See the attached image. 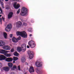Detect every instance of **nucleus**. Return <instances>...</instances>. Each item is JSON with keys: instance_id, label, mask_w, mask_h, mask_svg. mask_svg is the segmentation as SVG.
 <instances>
[{"instance_id": "obj_1", "label": "nucleus", "mask_w": 74, "mask_h": 74, "mask_svg": "<svg viewBox=\"0 0 74 74\" xmlns=\"http://www.w3.org/2000/svg\"><path fill=\"white\" fill-rule=\"evenodd\" d=\"M20 14L22 16H27L28 14L27 8L24 7H22Z\"/></svg>"}, {"instance_id": "obj_2", "label": "nucleus", "mask_w": 74, "mask_h": 74, "mask_svg": "<svg viewBox=\"0 0 74 74\" xmlns=\"http://www.w3.org/2000/svg\"><path fill=\"white\" fill-rule=\"evenodd\" d=\"M28 43L29 46L31 48H34L36 46L35 42L33 40L30 41Z\"/></svg>"}, {"instance_id": "obj_3", "label": "nucleus", "mask_w": 74, "mask_h": 74, "mask_svg": "<svg viewBox=\"0 0 74 74\" xmlns=\"http://www.w3.org/2000/svg\"><path fill=\"white\" fill-rule=\"evenodd\" d=\"M28 54L29 55V58L30 59H32L34 56V54L33 53V52L29 50L27 52Z\"/></svg>"}, {"instance_id": "obj_4", "label": "nucleus", "mask_w": 74, "mask_h": 74, "mask_svg": "<svg viewBox=\"0 0 74 74\" xmlns=\"http://www.w3.org/2000/svg\"><path fill=\"white\" fill-rule=\"evenodd\" d=\"M12 25L11 24H10L7 25L6 27L5 28V30L7 32H10V29L12 28Z\"/></svg>"}, {"instance_id": "obj_5", "label": "nucleus", "mask_w": 74, "mask_h": 74, "mask_svg": "<svg viewBox=\"0 0 74 74\" xmlns=\"http://www.w3.org/2000/svg\"><path fill=\"white\" fill-rule=\"evenodd\" d=\"M21 36L24 38H26L27 37V34L25 31H22Z\"/></svg>"}, {"instance_id": "obj_6", "label": "nucleus", "mask_w": 74, "mask_h": 74, "mask_svg": "<svg viewBox=\"0 0 74 74\" xmlns=\"http://www.w3.org/2000/svg\"><path fill=\"white\" fill-rule=\"evenodd\" d=\"M21 48L22 49V51L24 52L26 50V47L25 44H24L21 45Z\"/></svg>"}, {"instance_id": "obj_7", "label": "nucleus", "mask_w": 74, "mask_h": 74, "mask_svg": "<svg viewBox=\"0 0 74 74\" xmlns=\"http://www.w3.org/2000/svg\"><path fill=\"white\" fill-rule=\"evenodd\" d=\"M22 25V23L21 21H18L16 23V27H20Z\"/></svg>"}, {"instance_id": "obj_8", "label": "nucleus", "mask_w": 74, "mask_h": 74, "mask_svg": "<svg viewBox=\"0 0 74 74\" xmlns=\"http://www.w3.org/2000/svg\"><path fill=\"white\" fill-rule=\"evenodd\" d=\"M8 51L4 50L3 49H0V53L2 54H5L7 53Z\"/></svg>"}, {"instance_id": "obj_9", "label": "nucleus", "mask_w": 74, "mask_h": 74, "mask_svg": "<svg viewBox=\"0 0 74 74\" xmlns=\"http://www.w3.org/2000/svg\"><path fill=\"white\" fill-rule=\"evenodd\" d=\"M13 13L12 12H11L8 14V18L10 19L12 16Z\"/></svg>"}, {"instance_id": "obj_10", "label": "nucleus", "mask_w": 74, "mask_h": 74, "mask_svg": "<svg viewBox=\"0 0 74 74\" xmlns=\"http://www.w3.org/2000/svg\"><path fill=\"white\" fill-rule=\"evenodd\" d=\"M3 49L5 50H10V47L8 46H4Z\"/></svg>"}, {"instance_id": "obj_11", "label": "nucleus", "mask_w": 74, "mask_h": 74, "mask_svg": "<svg viewBox=\"0 0 74 74\" xmlns=\"http://www.w3.org/2000/svg\"><path fill=\"white\" fill-rule=\"evenodd\" d=\"M13 60L12 58H5V61L8 62H11Z\"/></svg>"}, {"instance_id": "obj_12", "label": "nucleus", "mask_w": 74, "mask_h": 74, "mask_svg": "<svg viewBox=\"0 0 74 74\" xmlns=\"http://www.w3.org/2000/svg\"><path fill=\"white\" fill-rule=\"evenodd\" d=\"M36 65L38 67H40L42 66V64L40 62H37L36 63Z\"/></svg>"}, {"instance_id": "obj_13", "label": "nucleus", "mask_w": 74, "mask_h": 74, "mask_svg": "<svg viewBox=\"0 0 74 74\" xmlns=\"http://www.w3.org/2000/svg\"><path fill=\"white\" fill-rule=\"evenodd\" d=\"M29 71L30 73H31L32 72H34V68L33 67L31 66L30 69L29 70Z\"/></svg>"}, {"instance_id": "obj_14", "label": "nucleus", "mask_w": 74, "mask_h": 74, "mask_svg": "<svg viewBox=\"0 0 74 74\" xmlns=\"http://www.w3.org/2000/svg\"><path fill=\"white\" fill-rule=\"evenodd\" d=\"M6 58L3 55H0V60H4L6 59Z\"/></svg>"}, {"instance_id": "obj_15", "label": "nucleus", "mask_w": 74, "mask_h": 74, "mask_svg": "<svg viewBox=\"0 0 74 74\" xmlns=\"http://www.w3.org/2000/svg\"><path fill=\"white\" fill-rule=\"evenodd\" d=\"M3 69L5 71H8L9 70V68L8 67H4L3 68Z\"/></svg>"}, {"instance_id": "obj_16", "label": "nucleus", "mask_w": 74, "mask_h": 74, "mask_svg": "<svg viewBox=\"0 0 74 74\" xmlns=\"http://www.w3.org/2000/svg\"><path fill=\"white\" fill-rule=\"evenodd\" d=\"M5 45V42L2 41H0V47L4 46Z\"/></svg>"}, {"instance_id": "obj_17", "label": "nucleus", "mask_w": 74, "mask_h": 74, "mask_svg": "<svg viewBox=\"0 0 74 74\" xmlns=\"http://www.w3.org/2000/svg\"><path fill=\"white\" fill-rule=\"evenodd\" d=\"M22 31H21L20 32V31H17L16 32V34L17 35V36H21V35H22Z\"/></svg>"}, {"instance_id": "obj_18", "label": "nucleus", "mask_w": 74, "mask_h": 74, "mask_svg": "<svg viewBox=\"0 0 74 74\" xmlns=\"http://www.w3.org/2000/svg\"><path fill=\"white\" fill-rule=\"evenodd\" d=\"M12 40L14 42H16L18 41V40L15 37L13 38Z\"/></svg>"}, {"instance_id": "obj_19", "label": "nucleus", "mask_w": 74, "mask_h": 74, "mask_svg": "<svg viewBox=\"0 0 74 74\" xmlns=\"http://www.w3.org/2000/svg\"><path fill=\"white\" fill-rule=\"evenodd\" d=\"M17 51L19 52H20L21 51H22V47H18L17 48Z\"/></svg>"}, {"instance_id": "obj_20", "label": "nucleus", "mask_w": 74, "mask_h": 74, "mask_svg": "<svg viewBox=\"0 0 74 74\" xmlns=\"http://www.w3.org/2000/svg\"><path fill=\"white\" fill-rule=\"evenodd\" d=\"M8 65L10 68H11L13 66V64L12 63L10 62L8 63Z\"/></svg>"}, {"instance_id": "obj_21", "label": "nucleus", "mask_w": 74, "mask_h": 74, "mask_svg": "<svg viewBox=\"0 0 74 74\" xmlns=\"http://www.w3.org/2000/svg\"><path fill=\"white\" fill-rule=\"evenodd\" d=\"M36 72L38 74H42L43 73V72L42 71H36Z\"/></svg>"}, {"instance_id": "obj_22", "label": "nucleus", "mask_w": 74, "mask_h": 74, "mask_svg": "<svg viewBox=\"0 0 74 74\" xmlns=\"http://www.w3.org/2000/svg\"><path fill=\"white\" fill-rule=\"evenodd\" d=\"M14 8L16 9H18L19 7V4L18 3L17 5L14 7Z\"/></svg>"}, {"instance_id": "obj_23", "label": "nucleus", "mask_w": 74, "mask_h": 74, "mask_svg": "<svg viewBox=\"0 0 74 74\" xmlns=\"http://www.w3.org/2000/svg\"><path fill=\"white\" fill-rule=\"evenodd\" d=\"M14 56L18 57L19 55V54L16 51L14 52Z\"/></svg>"}, {"instance_id": "obj_24", "label": "nucleus", "mask_w": 74, "mask_h": 74, "mask_svg": "<svg viewBox=\"0 0 74 74\" xmlns=\"http://www.w3.org/2000/svg\"><path fill=\"white\" fill-rule=\"evenodd\" d=\"M3 36L4 38L6 39L7 37V34L5 33V32H4V33H3Z\"/></svg>"}, {"instance_id": "obj_25", "label": "nucleus", "mask_w": 74, "mask_h": 74, "mask_svg": "<svg viewBox=\"0 0 74 74\" xmlns=\"http://www.w3.org/2000/svg\"><path fill=\"white\" fill-rule=\"evenodd\" d=\"M5 56H6L7 57H10L11 56L10 54H8V53H5Z\"/></svg>"}, {"instance_id": "obj_26", "label": "nucleus", "mask_w": 74, "mask_h": 74, "mask_svg": "<svg viewBox=\"0 0 74 74\" xmlns=\"http://www.w3.org/2000/svg\"><path fill=\"white\" fill-rule=\"evenodd\" d=\"M21 60L22 62H25V58H22Z\"/></svg>"}, {"instance_id": "obj_27", "label": "nucleus", "mask_w": 74, "mask_h": 74, "mask_svg": "<svg viewBox=\"0 0 74 74\" xmlns=\"http://www.w3.org/2000/svg\"><path fill=\"white\" fill-rule=\"evenodd\" d=\"M18 58L16 57H13V60L14 61H16L18 60Z\"/></svg>"}, {"instance_id": "obj_28", "label": "nucleus", "mask_w": 74, "mask_h": 74, "mask_svg": "<svg viewBox=\"0 0 74 74\" xmlns=\"http://www.w3.org/2000/svg\"><path fill=\"white\" fill-rule=\"evenodd\" d=\"M17 68V67L16 66V65H14L12 68V70H14V69H16Z\"/></svg>"}, {"instance_id": "obj_29", "label": "nucleus", "mask_w": 74, "mask_h": 74, "mask_svg": "<svg viewBox=\"0 0 74 74\" xmlns=\"http://www.w3.org/2000/svg\"><path fill=\"white\" fill-rule=\"evenodd\" d=\"M0 3H1V7H3V2H1V0H0Z\"/></svg>"}, {"instance_id": "obj_30", "label": "nucleus", "mask_w": 74, "mask_h": 74, "mask_svg": "<svg viewBox=\"0 0 74 74\" xmlns=\"http://www.w3.org/2000/svg\"><path fill=\"white\" fill-rule=\"evenodd\" d=\"M27 23H23V26H27Z\"/></svg>"}, {"instance_id": "obj_31", "label": "nucleus", "mask_w": 74, "mask_h": 74, "mask_svg": "<svg viewBox=\"0 0 74 74\" xmlns=\"http://www.w3.org/2000/svg\"><path fill=\"white\" fill-rule=\"evenodd\" d=\"M20 9H19L17 11V14H19L20 13Z\"/></svg>"}, {"instance_id": "obj_32", "label": "nucleus", "mask_w": 74, "mask_h": 74, "mask_svg": "<svg viewBox=\"0 0 74 74\" xmlns=\"http://www.w3.org/2000/svg\"><path fill=\"white\" fill-rule=\"evenodd\" d=\"M17 5V2H15L14 4H13V6L14 7V6H15L16 5Z\"/></svg>"}, {"instance_id": "obj_33", "label": "nucleus", "mask_w": 74, "mask_h": 74, "mask_svg": "<svg viewBox=\"0 0 74 74\" xmlns=\"http://www.w3.org/2000/svg\"><path fill=\"white\" fill-rule=\"evenodd\" d=\"M17 40H20L21 39V37L20 36H19L18 38H17Z\"/></svg>"}, {"instance_id": "obj_34", "label": "nucleus", "mask_w": 74, "mask_h": 74, "mask_svg": "<svg viewBox=\"0 0 74 74\" xmlns=\"http://www.w3.org/2000/svg\"><path fill=\"white\" fill-rule=\"evenodd\" d=\"M18 70L19 71H21L20 69V66H18Z\"/></svg>"}, {"instance_id": "obj_35", "label": "nucleus", "mask_w": 74, "mask_h": 74, "mask_svg": "<svg viewBox=\"0 0 74 74\" xmlns=\"http://www.w3.org/2000/svg\"><path fill=\"white\" fill-rule=\"evenodd\" d=\"M0 22L1 23V24H2V18H0Z\"/></svg>"}, {"instance_id": "obj_36", "label": "nucleus", "mask_w": 74, "mask_h": 74, "mask_svg": "<svg viewBox=\"0 0 74 74\" xmlns=\"http://www.w3.org/2000/svg\"><path fill=\"white\" fill-rule=\"evenodd\" d=\"M0 10L1 11V14H3V11L1 9V8H0Z\"/></svg>"}, {"instance_id": "obj_37", "label": "nucleus", "mask_w": 74, "mask_h": 74, "mask_svg": "<svg viewBox=\"0 0 74 74\" xmlns=\"http://www.w3.org/2000/svg\"><path fill=\"white\" fill-rule=\"evenodd\" d=\"M14 51V49H11V51H11V52H13Z\"/></svg>"}, {"instance_id": "obj_38", "label": "nucleus", "mask_w": 74, "mask_h": 74, "mask_svg": "<svg viewBox=\"0 0 74 74\" xmlns=\"http://www.w3.org/2000/svg\"><path fill=\"white\" fill-rule=\"evenodd\" d=\"M6 9L8 10H9L10 9V7H7L6 8Z\"/></svg>"}, {"instance_id": "obj_39", "label": "nucleus", "mask_w": 74, "mask_h": 74, "mask_svg": "<svg viewBox=\"0 0 74 74\" xmlns=\"http://www.w3.org/2000/svg\"><path fill=\"white\" fill-rule=\"evenodd\" d=\"M2 64L1 63H0V68L2 67Z\"/></svg>"}, {"instance_id": "obj_40", "label": "nucleus", "mask_w": 74, "mask_h": 74, "mask_svg": "<svg viewBox=\"0 0 74 74\" xmlns=\"http://www.w3.org/2000/svg\"><path fill=\"white\" fill-rule=\"evenodd\" d=\"M10 38H12V34L10 35Z\"/></svg>"}, {"instance_id": "obj_41", "label": "nucleus", "mask_w": 74, "mask_h": 74, "mask_svg": "<svg viewBox=\"0 0 74 74\" xmlns=\"http://www.w3.org/2000/svg\"><path fill=\"white\" fill-rule=\"evenodd\" d=\"M2 20L4 21V20H5V18H3V17H2Z\"/></svg>"}, {"instance_id": "obj_42", "label": "nucleus", "mask_w": 74, "mask_h": 74, "mask_svg": "<svg viewBox=\"0 0 74 74\" xmlns=\"http://www.w3.org/2000/svg\"><path fill=\"white\" fill-rule=\"evenodd\" d=\"M13 1H19V0H12Z\"/></svg>"}, {"instance_id": "obj_43", "label": "nucleus", "mask_w": 74, "mask_h": 74, "mask_svg": "<svg viewBox=\"0 0 74 74\" xmlns=\"http://www.w3.org/2000/svg\"><path fill=\"white\" fill-rule=\"evenodd\" d=\"M29 47H30L29 46H29L27 45V48H29Z\"/></svg>"}, {"instance_id": "obj_44", "label": "nucleus", "mask_w": 74, "mask_h": 74, "mask_svg": "<svg viewBox=\"0 0 74 74\" xmlns=\"http://www.w3.org/2000/svg\"><path fill=\"white\" fill-rule=\"evenodd\" d=\"M31 22H32V23H34V21H33V20H31Z\"/></svg>"}, {"instance_id": "obj_45", "label": "nucleus", "mask_w": 74, "mask_h": 74, "mask_svg": "<svg viewBox=\"0 0 74 74\" xmlns=\"http://www.w3.org/2000/svg\"><path fill=\"white\" fill-rule=\"evenodd\" d=\"M32 36V34H30L29 35V36H30V37L31 36Z\"/></svg>"}, {"instance_id": "obj_46", "label": "nucleus", "mask_w": 74, "mask_h": 74, "mask_svg": "<svg viewBox=\"0 0 74 74\" xmlns=\"http://www.w3.org/2000/svg\"><path fill=\"white\" fill-rule=\"evenodd\" d=\"M25 64H26V65H28V64L27 63V62H26V63H25Z\"/></svg>"}, {"instance_id": "obj_47", "label": "nucleus", "mask_w": 74, "mask_h": 74, "mask_svg": "<svg viewBox=\"0 0 74 74\" xmlns=\"http://www.w3.org/2000/svg\"><path fill=\"white\" fill-rule=\"evenodd\" d=\"M11 74H14V72H12L11 73Z\"/></svg>"}, {"instance_id": "obj_48", "label": "nucleus", "mask_w": 74, "mask_h": 74, "mask_svg": "<svg viewBox=\"0 0 74 74\" xmlns=\"http://www.w3.org/2000/svg\"><path fill=\"white\" fill-rule=\"evenodd\" d=\"M6 1H8L9 0H5Z\"/></svg>"}, {"instance_id": "obj_49", "label": "nucleus", "mask_w": 74, "mask_h": 74, "mask_svg": "<svg viewBox=\"0 0 74 74\" xmlns=\"http://www.w3.org/2000/svg\"><path fill=\"white\" fill-rule=\"evenodd\" d=\"M1 16H2V15H1V14H0V17H1Z\"/></svg>"}, {"instance_id": "obj_50", "label": "nucleus", "mask_w": 74, "mask_h": 74, "mask_svg": "<svg viewBox=\"0 0 74 74\" xmlns=\"http://www.w3.org/2000/svg\"><path fill=\"white\" fill-rule=\"evenodd\" d=\"M2 7H3V8H4V7L2 6Z\"/></svg>"}, {"instance_id": "obj_51", "label": "nucleus", "mask_w": 74, "mask_h": 74, "mask_svg": "<svg viewBox=\"0 0 74 74\" xmlns=\"http://www.w3.org/2000/svg\"><path fill=\"white\" fill-rule=\"evenodd\" d=\"M13 63H14L15 62L14 61H13Z\"/></svg>"}, {"instance_id": "obj_52", "label": "nucleus", "mask_w": 74, "mask_h": 74, "mask_svg": "<svg viewBox=\"0 0 74 74\" xmlns=\"http://www.w3.org/2000/svg\"><path fill=\"white\" fill-rule=\"evenodd\" d=\"M27 73V72H25V73L24 74H27V73Z\"/></svg>"}, {"instance_id": "obj_53", "label": "nucleus", "mask_w": 74, "mask_h": 74, "mask_svg": "<svg viewBox=\"0 0 74 74\" xmlns=\"http://www.w3.org/2000/svg\"><path fill=\"white\" fill-rule=\"evenodd\" d=\"M1 14V12H0V14Z\"/></svg>"}, {"instance_id": "obj_54", "label": "nucleus", "mask_w": 74, "mask_h": 74, "mask_svg": "<svg viewBox=\"0 0 74 74\" xmlns=\"http://www.w3.org/2000/svg\"><path fill=\"white\" fill-rule=\"evenodd\" d=\"M3 1V0H2Z\"/></svg>"}]
</instances>
